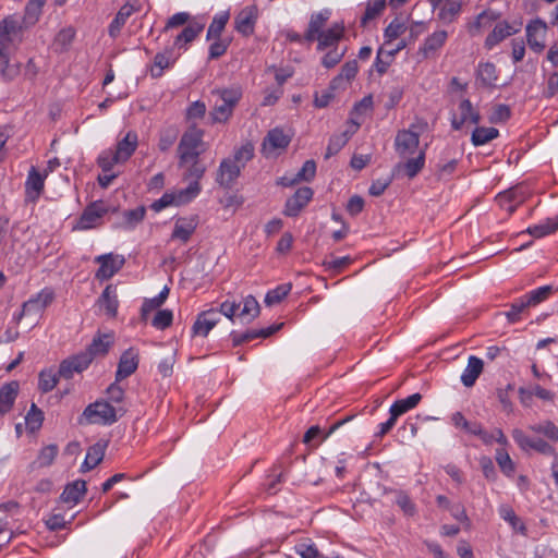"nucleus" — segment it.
<instances>
[{"instance_id": "0e129e2a", "label": "nucleus", "mask_w": 558, "mask_h": 558, "mask_svg": "<svg viewBox=\"0 0 558 558\" xmlns=\"http://www.w3.org/2000/svg\"><path fill=\"white\" fill-rule=\"evenodd\" d=\"M0 70L5 81H12L20 74V65L17 63L11 64L9 57L0 59Z\"/></svg>"}, {"instance_id": "c03bdc74", "label": "nucleus", "mask_w": 558, "mask_h": 558, "mask_svg": "<svg viewBox=\"0 0 558 558\" xmlns=\"http://www.w3.org/2000/svg\"><path fill=\"white\" fill-rule=\"evenodd\" d=\"M44 422V412L35 404L32 403L29 411L25 416L26 428L29 433L37 432Z\"/></svg>"}, {"instance_id": "6e6552de", "label": "nucleus", "mask_w": 558, "mask_h": 558, "mask_svg": "<svg viewBox=\"0 0 558 558\" xmlns=\"http://www.w3.org/2000/svg\"><path fill=\"white\" fill-rule=\"evenodd\" d=\"M47 170L40 173L36 167L32 166L25 182V202L35 203L41 195L45 187Z\"/></svg>"}, {"instance_id": "f704fd0d", "label": "nucleus", "mask_w": 558, "mask_h": 558, "mask_svg": "<svg viewBox=\"0 0 558 558\" xmlns=\"http://www.w3.org/2000/svg\"><path fill=\"white\" fill-rule=\"evenodd\" d=\"M328 20V15L325 13H316L311 16L307 31L304 35V39L308 43L316 40L318 34H320L324 29V26Z\"/></svg>"}, {"instance_id": "4d7b16f0", "label": "nucleus", "mask_w": 558, "mask_h": 558, "mask_svg": "<svg viewBox=\"0 0 558 558\" xmlns=\"http://www.w3.org/2000/svg\"><path fill=\"white\" fill-rule=\"evenodd\" d=\"M173 314L170 310H159L155 314L151 325L159 330H165L171 326Z\"/></svg>"}, {"instance_id": "c85d7f7f", "label": "nucleus", "mask_w": 558, "mask_h": 558, "mask_svg": "<svg viewBox=\"0 0 558 558\" xmlns=\"http://www.w3.org/2000/svg\"><path fill=\"white\" fill-rule=\"evenodd\" d=\"M97 302L100 306H104L106 308V314L109 317L113 318L117 316L119 301L117 295V289L114 286L108 284L102 291Z\"/></svg>"}, {"instance_id": "393cba45", "label": "nucleus", "mask_w": 558, "mask_h": 558, "mask_svg": "<svg viewBox=\"0 0 558 558\" xmlns=\"http://www.w3.org/2000/svg\"><path fill=\"white\" fill-rule=\"evenodd\" d=\"M386 494L393 496L392 502L397 505L407 518H413L417 513V508L409 494L401 489H388Z\"/></svg>"}, {"instance_id": "338daca9", "label": "nucleus", "mask_w": 558, "mask_h": 558, "mask_svg": "<svg viewBox=\"0 0 558 558\" xmlns=\"http://www.w3.org/2000/svg\"><path fill=\"white\" fill-rule=\"evenodd\" d=\"M146 214L145 206H140L135 209L125 210L123 216L125 220V225L130 228L134 227L138 222H141Z\"/></svg>"}, {"instance_id": "aec40b11", "label": "nucleus", "mask_w": 558, "mask_h": 558, "mask_svg": "<svg viewBox=\"0 0 558 558\" xmlns=\"http://www.w3.org/2000/svg\"><path fill=\"white\" fill-rule=\"evenodd\" d=\"M291 142V136L286 134L281 129L275 128L268 131L267 135L263 140V151L267 154V150L270 151L275 149H284L289 146Z\"/></svg>"}, {"instance_id": "a211bd4d", "label": "nucleus", "mask_w": 558, "mask_h": 558, "mask_svg": "<svg viewBox=\"0 0 558 558\" xmlns=\"http://www.w3.org/2000/svg\"><path fill=\"white\" fill-rule=\"evenodd\" d=\"M138 366V355L132 348L124 351L120 357L116 373V381H121L131 376Z\"/></svg>"}, {"instance_id": "58836bf2", "label": "nucleus", "mask_w": 558, "mask_h": 558, "mask_svg": "<svg viewBox=\"0 0 558 558\" xmlns=\"http://www.w3.org/2000/svg\"><path fill=\"white\" fill-rule=\"evenodd\" d=\"M60 377L59 371L43 369L38 375V389L44 393L51 391L57 386Z\"/></svg>"}, {"instance_id": "bb28decb", "label": "nucleus", "mask_w": 558, "mask_h": 558, "mask_svg": "<svg viewBox=\"0 0 558 558\" xmlns=\"http://www.w3.org/2000/svg\"><path fill=\"white\" fill-rule=\"evenodd\" d=\"M484 368L483 361L474 355H471L468 360V365L461 376V381L465 387H472L478 376L482 374Z\"/></svg>"}, {"instance_id": "a19ab883", "label": "nucleus", "mask_w": 558, "mask_h": 558, "mask_svg": "<svg viewBox=\"0 0 558 558\" xmlns=\"http://www.w3.org/2000/svg\"><path fill=\"white\" fill-rule=\"evenodd\" d=\"M498 135L499 131L496 128L477 126L472 132L471 142L474 146H481L495 140Z\"/></svg>"}, {"instance_id": "7ed1b4c3", "label": "nucleus", "mask_w": 558, "mask_h": 558, "mask_svg": "<svg viewBox=\"0 0 558 558\" xmlns=\"http://www.w3.org/2000/svg\"><path fill=\"white\" fill-rule=\"evenodd\" d=\"M220 96L221 104H216L210 117L213 122H226L232 114L233 108L239 102L242 93L238 88H226L216 90Z\"/></svg>"}, {"instance_id": "ea45409f", "label": "nucleus", "mask_w": 558, "mask_h": 558, "mask_svg": "<svg viewBox=\"0 0 558 558\" xmlns=\"http://www.w3.org/2000/svg\"><path fill=\"white\" fill-rule=\"evenodd\" d=\"M204 29L203 24L192 23L189 24L183 31L175 37L174 45L183 47L184 45L192 43Z\"/></svg>"}, {"instance_id": "b1692460", "label": "nucleus", "mask_w": 558, "mask_h": 558, "mask_svg": "<svg viewBox=\"0 0 558 558\" xmlns=\"http://www.w3.org/2000/svg\"><path fill=\"white\" fill-rule=\"evenodd\" d=\"M521 23H519L518 27H513L507 22L498 23L492 33H489L485 39V46L488 49H492L494 46L498 45L500 41L506 39L507 37L515 34L520 31Z\"/></svg>"}, {"instance_id": "864d4df0", "label": "nucleus", "mask_w": 558, "mask_h": 558, "mask_svg": "<svg viewBox=\"0 0 558 558\" xmlns=\"http://www.w3.org/2000/svg\"><path fill=\"white\" fill-rule=\"evenodd\" d=\"M291 283L278 286L276 289L267 292L265 296V303L267 305H274L280 303L290 292Z\"/></svg>"}, {"instance_id": "6e6d98bb", "label": "nucleus", "mask_w": 558, "mask_h": 558, "mask_svg": "<svg viewBox=\"0 0 558 558\" xmlns=\"http://www.w3.org/2000/svg\"><path fill=\"white\" fill-rule=\"evenodd\" d=\"M46 0H29L25 9V21L28 24H35L41 13Z\"/></svg>"}, {"instance_id": "a878e982", "label": "nucleus", "mask_w": 558, "mask_h": 558, "mask_svg": "<svg viewBox=\"0 0 558 558\" xmlns=\"http://www.w3.org/2000/svg\"><path fill=\"white\" fill-rule=\"evenodd\" d=\"M448 37L446 31H437L425 39L424 45L418 49V54H422L424 59L429 58L438 49H440Z\"/></svg>"}, {"instance_id": "f03ea898", "label": "nucleus", "mask_w": 558, "mask_h": 558, "mask_svg": "<svg viewBox=\"0 0 558 558\" xmlns=\"http://www.w3.org/2000/svg\"><path fill=\"white\" fill-rule=\"evenodd\" d=\"M204 132L196 125H192L185 131L178 145L179 167H185L191 159L198 158L204 149H199L203 145Z\"/></svg>"}, {"instance_id": "e2e57ef3", "label": "nucleus", "mask_w": 558, "mask_h": 558, "mask_svg": "<svg viewBox=\"0 0 558 558\" xmlns=\"http://www.w3.org/2000/svg\"><path fill=\"white\" fill-rule=\"evenodd\" d=\"M38 304L35 298L24 302L21 312L14 319L19 323L26 315H33L34 318L38 317L43 313Z\"/></svg>"}, {"instance_id": "f3484780", "label": "nucleus", "mask_w": 558, "mask_h": 558, "mask_svg": "<svg viewBox=\"0 0 558 558\" xmlns=\"http://www.w3.org/2000/svg\"><path fill=\"white\" fill-rule=\"evenodd\" d=\"M257 20L256 7H247L243 9L234 19L235 29L247 37L254 33V26Z\"/></svg>"}, {"instance_id": "5fc2aeb1", "label": "nucleus", "mask_w": 558, "mask_h": 558, "mask_svg": "<svg viewBox=\"0 0 558 558\" xmlns=\"http://www.w3.org/2000/svg\"><path fill=\"white\" fill-rule=\"evenodd\" d=\"M260 313V306L253 295H247L243 299V308L240 316H250L248 322L255 319Z\"/></svg>"}, {"instance_id": "2eb2a0df", "label": "nucleus", "mask_w": 558, "mask_h": 558, "mask_svg": "<svg viewBox=\"0 0 558 558\" xmlns=\"http://www.w3.org/2000/svg\"><path fill=\"white\" fill-rule=\"evenodd\" d=\"M459 110H460V118H458L456 114L451 118V126L453 130H461L463 124L468 121L478 124L481 122V114L477 110L473 108L472 102L470 99H463L459 104Z\"/></svg>"}, {"instance_id": "13d9d810", "label": "nucleus", "mask_w": 558, "mask_h": 558, "mask_svg": "<svg viewBox=\"0 0 558 558\" xmlns=\"http://www.w3.org/2000/svg\"><path fill=\"white\" fill-rule=\"evenodd\" d=\"M525 197L526 192L522 185H517L499 193V199H510L519 205L525 201Z\"/></svg>"}, {"instance_id": "f257e3e1", "label": "nucleus", "mask_w": 558, "mask_h": 558, "mask_svg": "<svg viewBox=\"0 0 558 558\" xmlns=\"http://www.w3.org/2000/svg\"><path fill=\"white\" fill-rule=\"evenodd\" d=\"M125 412L126 410L122 407L114 408L109 401L97 400L85 408L78 418V424L111 425Z\"/></svg>"}, {"instance_id": "1a4fd4ad", "label": "nucleus", "mask_w": 558, "mask_h": 558, "mask_svg": "<svg viewBox=\"0 0 558 558\" xmlns=\"http://www.w3.org/2000/svg\"><path fill=\"white\" fill-rule=\"evenodd\" d=\"M313 190L308 186L299 187L286 202L283 215L296 217L313 197Z\"/></svg>"}, {"instance_id": "e433bc0d", "label": "nucleus", "mask_w": 558, "mask_h": 558, "mask_svg": "<svg viewBox=\"0 0 558 558\" xmlns=\"http://www.w3.org/2000/svg\"><path fill=\"white\" fill-rule=\"evenodd\" d=\"M462 8L461 0H452L444 3L438 12V19L446 24L452 23L459 15Z\"/></svg>"}, {"instance_id": "412c9836", "label": "nucleus", "mask_w": 558, "mask_h": 558, "mask_svg": "<svg viewBox=\"0 0 558 558\" xmlns=\"http://www.w3.org/2000/svg\"><path fill=\"white\" fill-rule=\"evenodd\" d=\"M344 35V25L342 23H335L327 31H323L318 36L316 37V40H318L317 49L319 51H323L329 47H332L338 44V41L343 37Z\"/></svg>"}, {"instance_id": "052dcab7", "label": "nucleus", "mask_w": 558, "mask_h": 558, "mask_svg": "<svg viewBox=\"0 0 558 558\" xmlns=\"http://www.w3.org/2000/svg\"><path fill=\"white\" fill-rule=\"evenodd\" d=\"M405 31H407L405 24L403 22H400L398 19H395L385 28V37L387 38V41L385 43V46L389 45L391 40L397 39Z\"/></svg>"}, {"instance_id": "680f3d73", "label": "nucleus", "mask_w": 558, "mask_h": 558, "mask_svg": "<svg viewBox=\"0 0 558 558\" xmlns=\"http://www.w3.org/2000/svg\"><path fill=\"white\" fill-rule=\"evenodd\" d=\"M496 461H497L499 468L501 469V471L507 476H510L513 474V472L515 470L514 463L512 462V460L507 451H505L504 449L497 450Z\"/></svg>"}, {"instance_id": "2f4dec72", "label": "nucleus", "mask_w": 558, "mask_h": 558, "mask_svg": "<svg viewBox=\"0 0 558 558\" xmlns=\"http://www.w3.org/2000/svg\"><path fill=\"white\" fill-rule=\"evenodd\" d=\"M352 123L355 126L354 130H352V131L348 130V131L342 132L341 134H335L330 137L327 149H326L325 159H329L330 157L337 155L342 149V147L349 142L351 135L360 126L357 123H354L353 121H352Z\"/></svg>"}, {"instance_id": "de8ad7c7", "label": "nucleus", "mask_w": 558, "mask_h": 558, "mask_svg": "<svg viewBox=\"0 0 558 558\" xmlns=\"http://www.w3.org/2000/svg\"><path fill=\"white\" fill-rule=\"evenodd\" d=\"M386 8V0H371L367 2L364 15L361 19V25L364 27L367 23L381 14Z\"/></svg>"}, {"instance_id": "09e8293b", "label": "nucleus", "mask_w": 558, "mask_h": 558, "mask_svg": "<svg viewBox=\"0 0 558 558\" xmlns=\"http://www.w3.org/2000/svg\"><path fill=\"white\" fill-rule=\"evenodd\" d=\"M229 21V13L216 15L208 27L206 39H219Z\"/></svg>"}, {"instance_id": "bf43d9fd", "label": "nucleus", "mask_w": 558, "mask_h": 558, "mask_svg": "<svg viewBox=\"0 0 558 558\" xmlns=\"http://www.w3.org/2000/svg\"><path fill=\"white\" fill-rule=\"evenodd\" d=\"M529 304L524 298L519 299L518 301L510 304V311L506 312L505 315L510 324H514L520 320V314L523 313L526 308H529Z\"/></svg>"}, {"instance_id": "3c124183", "label": "nucleus", "mask_w": 558, "mask_h": 558, "mask_svg": "<svg viewBox=\"0 0 558 558\" xmlns=\"http://www.w3.org/2000/svg\"><path fill=\"white\" fill-rule=\"evenodd\" d=\"M551 286H544L531 291L523 298L526 301V304H529V306H535L541 302L545 301L551 294Z\"/></svg>"}, {"instance_id": "79ce46f5", "label": "nucleus", "mask_w": 558, "mask_h": 558, "mask_svg": "<svg viewBox=\"0 0 558 558\" xmlns=\"http://www.w3.org/2000/svg\"><path fill=\"white\" fill-rule=\"evenodd\" d=\"M201 192V185L198 182H191L186 189L180 190L179 192L171 193L174 197L173 205L181 206L190 203Z\"/></svg>"}, {"instance_id": "0eeeda50", "label": "nucleus", "mask_w": 558, "mask_h": 558, "mask_svg": "<svg viewBox=\"0 0 558 558\" xmlns=\"http://www.w3.org/2000/svg\"><path fill=\"white\" fill-rule=\"evenodd\" d=\"M90 365L89 353H77L63 360L59 365V376L71 379L74 373H82Z\"/></svg>"}, {"instance_id": "ddd939ff", "label": "nucleus", "mask_w": 558, "mask_h": 558, "mask_svg": "<svg viewBox=\"0 0 558 558\" xmlns=\"http://www.w3.org/2000/svg\"><path fill=\"white\" fill-rule=\"evenodd\" d=\"M283 327V323L271 325L268 328H262V329H251L246 330L245 332L239 333L235 331H232L230 337L232 339V345L239 347L243 343L250 342L252 340H255L257 338H268L279 331Z\"/></svg>"}, {"instance_id": "20e7f679", "label": "nucleus", "mask_w": 558, "mask_h": 558, "mask_svg": "<svg viewBox=\"0 0 558 558\" xmlns=\"http://www.w3.org/2000/svg\"><path fill=\"white\" fill-rule=\"evenodd\" d=\"M512 438L523 451H536L545 456H555V448L543 438L529 436L522 429L512 430Z\"/></svg>"}, {"instance_id": "423d86ee", "label": "nucleus", "mask_w": 558, "mask_h": 558, "mask_svg": "<svg viewBox=\"0 0 558 558\" xmlns=\"http://www.w3.org/2000/svg\"><path fill=\"white\" fill-rule=\"evenodd\" d=\"M95 262L100 265L96 271V278L104 281L110 279L123 267L125 258L123 256L113 255L110 253L97 256Z\"/></svg>"}, {"instance_id": "72a5a7b5", "label": "nucleus", "mask_w": 558, "mask_h": 558, "mask_svg": "<svg viewBox=\"0 0 558 558\" xmlns=\"http://www.w3.org/2000/svg\"><path fill=\"white\" fill-rule=\"evenodd\" d=\"M422 400V395L416 392L409 396L405 399L397 400L390 407L389 413L393 414V417H399L408 411L414 409Z\"/></svg>"}, {"instance_id": "8fccbe9b", "label": "nucleus", "mask_w": 558, "mask_h": 558, "mask_svg": "<svg viewBox=\"0 0 558 558\" xmlns=\"http://www.w3.org/2000/svg\"><path fill=\"white\" fill-rule=\"evenodd\" d=\"M191 165L186 167L184 172L185 179H192V182H198L204 177L206 172V166L198 158H193L190 160Z\"/></svg>"}, {"instance_id": "473e14b6", "label": "nucleus", "mask_w": 558, "mask_h": 558, "mask_svg": "<svg viewBox=\"0 0 558 558\" xmlns=\"http://www.w3.org/2000/svg\"><path fill=\"white\" fill-rule=\"evenodd\" d=\"M476 77L484 87H495L498 80L496 65L492 62L480 63Z\"/></svg>"}, {"instance_id": "dca6fc26", "label": "nucleus", "mask_w": 558, "mask_h": 558, "mask_svg": "<svg viewBox=\"0 0 558 558\" xmlns=\"http://www.w3.org/2000/svg\"><path fill=\"white\" fill-rule=\"evenodd\" d=\"M219 316L217 310L203 311L197 315V318L192 327L193 336L206 337L209 331L218 324Z\"/></svg>"}, {"instance_id": "cd10ccee", "label": "nucleus", "mask_w": 558, "mask_h": 558, "mask_svg": "<svg viewBox=\"0 0 558 558\" xmlns=\"http://www.w3.org/2000/svg\"><path fill=\"white\" fill-rule=\"evenodd\" d=\"M137 144V134L133 131H130L121 141L118 142L114 153L122 162L126 161L136 150Z\"/></svg>"}, {"instance_id": "c756f323", "label": "nucleus", "mask_w": 558, "mask_h": 558, "mask_svg": "<svg viewBox=\"0 0 558 558\" xmlns=\"http://www.w3.org/2000/svg\"><path fill=\"white\" fill-rule=\"evenodd\" d=\"M138 9H136L131 3L123 4L120 10L118 11L116 17L112 20V22L109 25L108 33L109 36L112 38L118 37L120 34L122 27L124 26L126 20Z\"/></svg>"}, {"instance_id": "4c0bfd02", "label": "nucleus", "mask_w": 558, "mask_h": 558, "mask_svg": "<svg viewBox=\"0 0 558 558\" xmlns=\"http://www.w3.org/2000/svg\"><path fill=\"white\" fill-rule=\"evenodd\" d=\"M527 429L534 434L543 435L551 441H558V427L549 420L529 425Z\"/></svg>"}, {"instance_id": "9d476101", "label": "nucleus", "mask_w": 558, "mask_h": 558, "mask_svg": "<svg viewBox=\"0 0 558 558\" xmlns=\"http://www.w3.org/2000/svg\"><path fill=\"white\" fill-rule=\"evenodd\" d=\"M107 213L108 207L104 202H93L83 210L76 228L82 230L95 228L98 225L99 219Z\"/></svg>"}, {"instance_id": "6ab92c4d", "label": "nucleus", "mask_w": 558, "mask_h": 558, "mask_svg": "<svg viewBox=\"0 0 558 558\" xmlns=\"http://www.w3.org/2000/svg\"><path fill=\"white\" fill-rule=\"evenodd\" d=\"M425 150H421L415 158H409L404 162H398L393 168V175L401 172L409 179L415 178L424 168Z\"/></svg>"}, {"instance_id": "39448f33", "label": "nucleus", "mask_w": 558, "mask_h": 558, "mask_svg": "<svg viewBox=\"0 0 558 558\" xmlns=\"http://www.w3.org/2000/svg\"><path fill=\"white\" fill-rule=\"evenodd\" d=\"M242 168L239 163L231 160L230 157L221 160L217 172H216V182L218 185L225 190H231L238 178L241 175Z\"/></svg>"}, {"instance_id": "49530a36", "label": "nucleus", "mask_w": 558, "mask_h": 558, "mask_svg": "<svg viewBox=\"0 0 558 558\" xmlns=\"http://www.w3.org/2000/svg\"><path fill=\"white\" fill-rule=\"evenodd\" d=\"M254 145L251 142H246L239 148L234 149L233 156L230 158L231 160H234V162L239 163L243 169L246 163L254 158Z\"/></svg>"}, {"instance_id": "9b49d317", "label": "nucleus", "mask_w": 558, "mask_h": 558, "mask_svg": "<svg viewBox=\"0 0 558 558\" xmlns=\"http://www.w3.org/2000/svg\"><path fill=\"white\" fill-rule=\"evenodd\" d=\"M547 31L546 23L541 19H535L526 25V40L529 47L535 52H541L545 48L544 38Z\"/></svg>"}, {"instance_id": "37998d69", "label": "nucleus", "mask_w": 558, "mask_h": 558, "mask_svg": "<svg viewBox=\"0 0 558 558\" xmlns=\"http://www.w3.org/2000/svg\"><path fill=\"white\" fill-rule=\"evenodd\" d=\"M179 136V129L177 126H167L159 133L158 148L160 151H168L177 142Z\"/></svg>"}, {"instance_id": "c9c22d12", "label": "nucleus", "mask_w": 558, "mask_h": 558, "mask_svg": "<svg viewBox=\"0 0 558 558\" xmlns=\"http://www.w3.org/2000/svg\"><path fill=\"white\" fill-rule=\"evenodd\" d=\"M172 51L158 52L154 58V64L150 68V75L154 78L161 77L163 70L170 68L174 63V59L171 60Z\"/></svg>"}, {"instance_id": "69168bd1", "label": "nucleus", "mask_w": 558, "mask_h": 558, "mask_svg": "<svg viewBox=\"0 0 558 558\" xmlns=\"http://www.w3.org/2000/svg\"><path fill=\"white\" fill-rule=\"evenodd\" d=\"M58 454L57 445H48L44 447L38 454L39 466H49Z\"/></svg>"}, {"instance_id": "a18cd8bd", "label": "nucleus", "mask_w": 558, "mask_h": 558, "mask_svg": "<svg viewBox=\"0 0 558 558\" xmlns=\"http://www.w3.org/2000/svg\"><path fill=\"white\" fill-rule=\"evenodd\" d=\"M558 229V217L547 218L545 222L535 225L527 229V233L535 236L542 238L550 234Z\"/></svg>"}, {"instance_id": "5701e85b", "label": "nucleus", "mask_w": 558, "mask_h": 558, "mask_svg": "<svg viewBox=\"0 0 558 558\" xmlns=\"http://www.w3.org/2000/svg\"><path fill=\"white\" fill-rule=\"evenodd\" d=\"M108 441L99 440L87 450L86 458L81 466V472L85 473L96 468L105 457Z\"/></svg>"}, {"instance_id": "774afa93", "label": "nucleus", "mask_w": 558, "mask_h": 558, "mask_svg": "<svg viewBox=\"0 0 558 558\" xmlns=\"http://www.w3.org/2000/svg\"><path fill=\"white\" fill-rule=\"evenodd\" d=\"M345 49L339 50L337 47H335L332 50L328 51L322 59V64L326 69H331L336 66L344 57Z\"/></svg>"}, {"instance_id": "603ef678", "label": "nucleus", "mask_w": 558, "mask_h": 558, "mask_svg": "<svg viewBox=\"0 0 558 558\" xmlns=\"http://www.w3.org/2000/svg\"><path fill=\"white\" fill-rule=\"evenodd\" d=\"M110 348V341H105L101 337L94 338L92 343L82 353L90 354V363L98 355H106Z\"/></svg>"}, {"instance_id": "7c9ffc66", "label": "nucleus", "mask_w": 558, "mask_h": 558, "mask_svg": "<svg viewBox=\"0 0 558 558\" xmlns=\"http://www.w3.org/2000/svg\"><path fill=\"white\" fill-rule=\"evenodd\" d=\"M86 482L84 480H76L72 483H69L63 493L60 496V499L63 502H73L77 504L82 497L86 494Z\"/></svg>"}, {"instance_id": "4be33fe9", "label": "nucleus", "mask_w": 558, "mask_h": 558, "mask_svg": "<svg viewBox=\"0 0 558 558\" xmlns=\"http://www.w3.org/2000/svg\"><path fill=\"white\" fill-rule=\"evenodd\" d=\"M20 384L16 380L4 384L0 388V416L11 411L19 395Z\"/></svg>"}, {"instance_id": "f8f14e48", "label": "nucleus", "mask_w": 558, "mask_h": 558, "mask_svg": "<svg viewBox=\"0 0 558 558\" xmlns=\"http://www.w3.org/2000/svg\"><path fill=\"white\" fill-rule=\"evenodd\" d=\"M420 144V136L411 130H401L397 133L395 147L398 155L405 158L415 153Z\"/></svg>"}, {"instance_id": "4468645a", "label": "nucleus", "mask_w": 558, "mask_h": 558, "mask_svg": "<svg viewBox=\"0 0 558 558\" xmlns=\"http://www.w3.org/2000/svg\"><path fill=\"white\" fill-rule=\"evenodd\" d=\"M197 225V215L178 218L174 223L173 231L171 233V240H179L184 244L187 243L193 233L195 232Z\"/></svg>"}]
</instances>
